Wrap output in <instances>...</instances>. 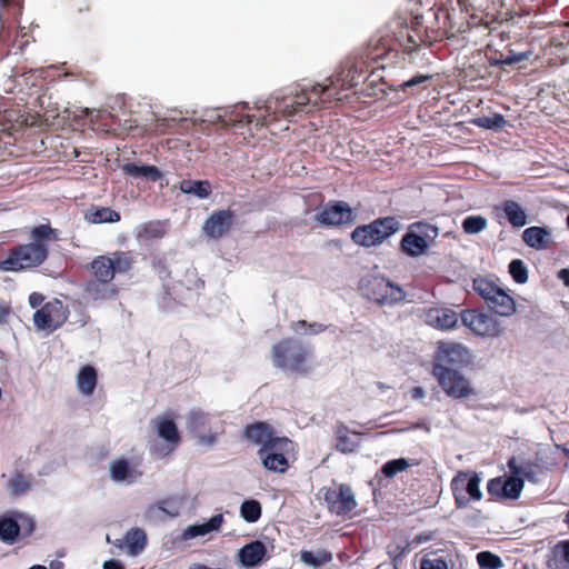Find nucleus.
I'll return each instance as SVG.
<instances>
[{
    "label": "nucleus",
    "instance_id": "obj_21",
    "mask_svg": "<svg viewBox=\"0 0 569 569\" xmlns=\"http://www.w3.org/2000/svg\"><path fill=\"white\" fill-rule=\"evenodd\" d=\"M522 241L531 249L546 250L552 241V233L547 227L532 226L522 232Z\"/></svg>",
    "mask_w": 569,
    "mask_h": 569
},
{
    "label": "nucleus",
    "instance_id": "obj_4",
    "mask_svg": "<svg viewBox=\"0 0 569 569\" xmlns=\"http://www.w3.org/2000/svg\"><path fill=\"white\" fill-rule=\"evenodd\" d=\"M362 293L381 306H392L405 300V290L383 277H370L362 280Z\"/></svg>",
    "mask_w": 569,
    "mask_h": 569
},
{
    "label": "nucleus",
    "instance_id": "obj_50",
    "mask_svg": "<svg viewBox=\"0 0 569 569\" xmlns=\"http://www.w3.org/2000/svg\"><path fill=\"white\" fill-rule=\"evenodd\" d=\"M477 561L481 569H499L503 566L501 558L490 551L479 552Z\"/></svg>",
    "mask_w": 569,
    "mask_h": 569
},
{
    "label": "nucleus",
    "instance_id": "obj_63",
    "mask_svg": "<svg viewBox=\"0 0 569 569\" xmlns=\"http://www.w3.org/2000/svg\"><path fill=\"white\" fill-rule=\"evenodd\" d=\"M558 278L566 287H569V268H563L558 272Z\"/></svg>",
    "mask_w": 569,
    "mask_h": 569
},
{
    "label": "nucleus",
    "instance_id": "obj_58",
    "mask_svg": "<svg viewBox=\"0 0 569 569\" xmlns=\"http://www.w3.org/2000/svg\"><path fill=\"white\" fill-rule=\"evenodd\" d=\"M218 440V433L217 432H208L207 435H199L198 436V442L200 445L212 447Z\"/></svg>",
    "mask_w": 569,
    "mask_h": 569
},
{
    "label": "nucleus",
    "instance_id": "obj_23",
    "mask_svg": "<svg viewBox=\"0 0 569 569\" xmlns=\"http://www.w3.org/2000/svg\"><path fill=\"white\" fill-rule=\"evenodd\" d=\"M223 522V515L218 513L212 516L208 521L203 523H196L188 526L182 531V539L190 540L200 536H206L210 532L218 531Z\"/></svg>",
    "mask_w": 569,
    "mask_h": 569
},
{
    "label": "nucleus",
    "instance_id": "obj_43",
    "mask_svg": "<svg viewBox=\"0 0 569 569\" xmlns=\"http://www.w3.org/2000/svg\"><path fill=\"white\" fill-rule=\"evenodd\" d=\"M109 261L112 263L113 273H124L127 272L131 266H132V258L128 252L123 251H117L111 254V257H108Z\"/></svg>",
    "mask_w": 569,
    "mask_h": 569
},
{
    "label": "nucleus",
    "instance_id": "obj_15",
    "mask_svg": "<svg viewBox=\"0 0 569 569\" xmlns=\"http://www.w3.org/2000/svg\"><path fill=\"white\" fill-rule=\"evenodd\" d=\"M243 437L252 445L262 448L264 446L268 447L274 442V439H278L281 436H278L276 430L269 423L258 421L244 427Z\"/></svg>",
    "mask_w": 569,
    "mask_h": 569
},
{
    "label": "nucleus",
    "instance_id": "obj_22",
    "mask_svg": "<svg viewBox=\"0 0 569 569\" xmlns=\"http://www.w3.org/2000/svg\"><path fill=\"white\" fill-rule=\"evenodd\" d=\"M497 210L502 212L503 217L513 228L519 229L528 223L526 209L516 200H505Z\"/></svg>",
    "mask_w": 569,
    "mask_h": 569
},
{
    "label": "nucleus",
    "instance_id": "obj_29",
    "mask_svg": "<svg viewBox=\"0 0 569 569\" xmlns=\"http://www.w3.org/2000/svg\"><path fill=\"white\" fill-rule=\"evenodd\" d=\"M299 559L303 565H307L313 569H320L321 567L330 563L333 559L332 552L319 549L316 551L302 549L299 552Z\"/></svg>",
    "mask_w": 569,
    "mask_h": 569
},
{
    "label": "nucleus",
    "instance_id": "obj_59",
    "mask_svg": "<svg viewBox=\"0 0 569 569\" xmlns=\"http://www.w3.org/2000/svg\"><path fill=\"white\" fill-rule=\"evenodd\" d=\"M10 312V307L4 301H0V325L8 322Z\"/></svg>",
    "mask_w": 569,
    "mask_h": 569
},
{
    "label": "nucleus",
    "instance_id": "obj_13",
    "mask_svg": "<svg viewBox=\"0 0 569 569\" xmlns=\"http://www.w3.org/2000/svg\"><path fill=\"white\" fill-rule=\"evenodd\" d=\"M232 218L230 209L216 210L203 221L201 231L208 239L218 240L229 230Z\"/></svg>",
    "mask_w": 569,
    "mask_h": 569
},
{
    "label": "nucleus",
    "instance_id": "obj_20",
    "mask_svg": "<svg viewBox=\"0 0 569 569\" xmlns=\"http://www.w3.org/2000/svg\"><path fill=\"white\" fill-rule=\"evenodd\" d=\"M267 547L261 540H253L239 549L238 559L242 567L253 568L266 557Z\"/></svg>",
    "mask_w": 569,
    "mask_h": 569
},
{
    "label": "nucleus",
    "instance_id": "obj_34",
    "mask_svg": "<svg viewBox=\"0 0 569 569\" xmlns=\"http://www.w3.org/2000/svg\"><path fill=\"white\" fill-rule=\"evenodd\" d=\"M329 89L330 86L316 83L310 88V90L303 89L301 93L296 94L293 103L299 107L307 103L316 104L321 99L322 94L327 93Z\"/></svg>",
    "mask_w": 569,
    "mask_h": 569
},
{
    "label": "nucleus",
    "instance_id": "obj_14",
    "mask_svg": "<svg viewBox=\"0 0 569 569\" xmlns=\"http://www.w3.org/2000/svg\"><path fill=\"white\" fill-rule=\"evenodd\" d=\"M58 309H62L60 302H57L56 305L47 303L42 308L38 309L33 315L34 326L39 330L53 332L67 319L64 311L61 315H57Z\"/></svg>",
    "mask_w": 569,
    "mask_h": 569
},
{
    "label": "nucleus",
    "instance_id": "obj_55",
    "mask_svg": "<svg viewBox=\"0 0 569 569\" xmlns=\"http://www.w3.org/2000/svg\"><path fill=\"white\" fill-rule=\"evenodd\" d=\"M420 569H448V563L442 558H423L420 562Z\"/></svg>",
    "mask_w": 569,
    "mask_h": 569
},
{
    "label": "nucleus",
    "instance_id": "obj_1",
    "mask_svg": "<svg viewBox=\"0 0 569 569\" xmlns=\"http://www.w3.org/2000/svg\"><path fill=\"white\" fill-rule=\"evenodd\" d=\"M58 240V231L49 223L39 224L30 230V242L11 248L2 261L0 270L17 272L42 264L48 258L49 242Z\"/></svg>",
    "mask_w": 569,
    "mask_h": 569
},
{
    "label": "nucleus",
    "instance_id": "obj_11",
    "mask_svg": "<svg viewBox=\"0 0 569 569\" xmlns=\"http://www.w3.org/2000/svg\"><path fill=\"white\" fill-rule=\"evenodd\" d=\"M353 209L346 201H332L327 203L318 213L315 220L322 226H341L355 220Z\"/></svg>",
    "mask_w": 569,
    "mask_h": 569
},
{
    "label": "nucleus",
    "instance_id": "obj_44",
    "mask_svg": "<svg viewBox=\"0 0 569 569\" xmlns=\"http://www.w3.org/2000/svg\"><path fill=\"white\" fill-rule=\"evenodd\" d=\"M208 422L209 415L198 409H192L187 417V427L192 432L203 430Z\"/></svg>",
    "mask_w": 569,
    "mask_h": 569
},
{
    "label": "nucleus",
    "instance_id": "obj_24",
    "mask_svg": "<svg viewBox=\"0 0 569 569\" xmlns=\"http://www.w3.org/2000/svg\"><path fill=\"white\" fill-rule=\"evenodd\" d=\"M121 169L124 174L134 179L158 181L162 178V172L156 166L126 162Z\"/></svg>",
    "mask_w": 569,
    "mask_h": 569
},
{
    "label": "nucleus",
    "instance_id": "obj_5",
    "mask_svg": "<svg viewBox=\"0 0 569 569\" xmlns=\"http://www.w3.org/2000/svg\"><path fill=\"white\" fill-rule=\"evenodd\" d=\"M432 375L443 392L452 399H465L476 395L471 382L458 369L432 367Z\"/></svg>",
    "mask_w": 569,
    "mask_h": 569
},
{
    "label": "nucleus",
    "instance_id": "obj_6",
    "mask_svg": "<svg viewBox=\"0 0 569 569\" xmlns=\"http://www.w3.org/2000/svg\"><path fill=\"white\" fill-rule=\"evenodd\" d=\"M295 450L293 441L281 436L274 442L258 449V456L264 469L283 473L289 468L288 456Z\"/></svg>",
    "mask_w": 569,
    "mask_h": 569
},
{
    "label": "nucleus",
    "instance_id": "obj_36",
    "mask_svg": "<svg viewBox=\"0 0 569 569\" xmlns=\"http://www.w3.org/2000/svg\"><path fill=\"white\" fill-rule=\"evenodd\" d=\"M472 288L485 300L486 305H488L501 289L492 280L482 277L473 279Z\"/></svg>",
    "mask_w": 569,
    "mask_h": 569
},
{
    "label": "nucleus",
    "instance_id": "obj_62",
    "mask_svg": "<svg viewBox=\"0 0 569 569\" xmlns=\"http://www.w3.org/2000/svg\"><path fill=\"white\" fill-rule=\"evenodd\" d=\"M411 397L415 400H421L426 397V391L422 387H415L411 389Z\"/></svg>",
    "mask_w": 569,
    "mask_h": 569
},
{
    "label": "nucleus",
    "instance_id": "obj_64",
    "mask_svg": "<svg viewBox=\"0 0 569 569\" xmlns=\"http://www.w3.org/2000/svg\"><path fill=\"white\" fill-rule=\"evenodd\" d=\"M157 271L161 279L170 276V271L168 270V268L164 263L159 262L157 266Z\"/></svg>",
    "mask_w": 569,
    "mask_h": 569
},
{
    "label": "nucleus",
    "instance_id": "obj_17",
    "mask_svg": "<svg viewBox=\"0 0 569 569\" xmlns=\"http://www.w3.org/2000/svg\"><path fill=\"white\" fill-rule=\"evenodd\" d=\"M508 468L513 476H520L523 480H528L530 482H537L539 470L535 463V459L531 456L526 453H520L518 456H512L508 462Z\"/></svg>",
    "mask_w": 569,
    "mask_h": 569
},
{
    "label": "nucleus",
    "instance_id": "obj_10",
    "mask_svg": "<svg viewBox=\"0 0 569 569\" xmlns=\"http://www.w3.org/2000/svg\"><path fill=\"white\" fill-rule=\"evenodd\" d=\"M471 360L470 349L461 343L449 342L438 346L432 367L453 368L465 367Z\"/></svg>",
    "mask_w": 569,
    "mask_h": 569
},
{
    "label": "nucleus",
    "instance_id": "obj_37",
    "mask_svg": "<svg viewBox=\"0 0 569 569\" xmlns=\"http://www.w3.org/2000/svg\"><path fill=\"white\" fill-rule=\"evenodd\" d=\"M357 507V501L352 489L347 485L340 486L339 503L336 505L335 513L341 516L347 515Z\"/></svg>",
    "mask_w": 569,
    "mask_h": 569
},
{
    "label": "nucleus",
    "instance_id": "obj_39",
    "mask_svg": "<svg viewBox=\"0 0 569 569\" xmlns=\"http://www.w3.org/2000/svg\"><path fill=\"white\" fill-rule=\"evenodd\" d=\"M262 513L261 505L258 500L247 499L240 506V516L248 523L257 522Z\"/></svg>",
    "mask_w": 569,
    "mask_h": 569
},
{
    "label": "nucleus",
    "instance_id": "obj_47",
    "mask_svg": "<svg viewBox=\"0 0 569 569\" xmlns=\"http://www.w3.org/2000/svg\"><path fill=\"white\" fill-rule=\"evenodd\" d=\"M410 466L406 458L392 459L385 462L381 467V472L387 478H392L397 473L405 471Z\"/></svg>",
    "mask_w": 569,
    "mask_h": 569
},
{
    "label": "nucleus",
    "instance_id": "obj_8",
    "mask_svg": "<svg viewBox=\"0 0 569 569\" xmlns=\"http://www.w3.org/2000/svg\"><path fill=\"white\" fill-rule=\"evenodd\" d=\"M34 530V521L20 511H7L0 516V541L13 545L18 541L21 531L30 536Z\"/></svg>",
    "mask_w": 569,
    "mask_h": 569
},
{
    "label": "nucleus",
    "instance_id": "obj_38",
    "mask_svg": "<svg viewBox=\"0 0 569 569\" xmlns=\"http://www.w3.org/2000/svg\"><path fill=\"white\" fill-rule=\"evenodd\" d=\"M158 436L166 442L177 446L179 443V433L173 420L163 418L157 423Z\"/></svg>",
    "mask_w": 569,
    "mask_h": 569
},
{
    "label": "nucleus",
    "instance_id": "obj_60",
    "mask_svg": "<svg viewBox=\"0 0 569 569\" xmlns=\"http://www.w3.org/2000/svg\"><path fill=\"white\" fill-rule=\"evenodd\" d=\"M102 569H124V566L117 559H109L103 562Z\"/></svg>",
    "mask_w": 569,
    "mask_h": 569
},
{
    "label": "nucleus",
    "instance_id": "obj_12",
    "mask_svg": "<svg viewBox=\"0 0 569 569\" xmlns=\"http://www.w3.org/2000/svg\"><path fill=\"white\" fill-rule=\"evenodd\" d=\"M110 480L117 485L131 486L137 483L142 472L127 458H116L109 462Z\"/></svg>",
    "mask_w": 569,
    "mask_h": 569
},
{
    "label": "nucleus",
    "instance_id": "obj_46",
    "mask_svg": "<svg viewBox=\"0 0 569 569\" xmlns=\"http://www.w3.org/2000/svg\"><path fill=\"white\" fill-rule=\"evenodd\" d=\"M473 123L479 128L488 130H498L506 124V119L502 114L496 113L492 117L483 116L476 118L473 120Z\"/></svg>",
    "mask_w": 569,
    "mask_h": 569
},
{
    "label": "nucleus",
    "instance_id": "obj_28",
    "mask_svg": "<svg viewBox=\"0 0 569 569\" xmlns=\"http://www.w3.org/2000/svg\"><path fill=\"white\" fill-rule=\"evenodd\" d=\"M336 449L342 453H352L360 447L357 432H350L346 426L338 427L336 431Z\"/></svg>",
    "mask_w": 569,
    "mask_h": 569
},
{
    "label": "nucleus",
    "instance_id": "obj_57",
    "mask_svg": "<svg viewBox=\"0 0 569 569\" xmlns=\"http://www.w3.org/2000/svg\"><path fill=\"white\" fill-rule=\"evenodd\" d=\"M340 488L338 490H329L325 495V500L331 512H335L336 505L339 503Z\"/></svg>",
    "mask_w": 569,
    "mask_h": 569
},
{
    "label": "nucleus",
    "instance_id": "obj_53",
    "mask_svg": "<svg viewBox=\"0 0 569 569\" xmlns=\"http://www.w3.org/2000/svg\"><path fill=\"white\" fill-rule=\"evenodd\" d=\"M530 51H522V52H516V51H509L506 56H503L501 59L496 60V64H515L522 62L527 60L530 57Z\"/></svg>",
    "mask_w": 569,
    "mask_h": 569
},
{
    "label": "nucleus",
    "instance_id": "obj_52",
    "mask_svg": "<svg viewBox=\"0 0 569 569\" xmlns=\"http://www.w3.org/2000/svg\"><path fill=\"white\" fill-rule=\"evenodd\" d=\"M167 232V223L161 221L150 222L143 227L142 233L140 237H144L146 239H160Z\"/></svg>",
    "mask_w": 569,
    "mask_h": 569
},
{
    "label": "nucleus",
    "instance_id": "obj_51",
    "mask_svg": "<svg viewBox=\"0 0 569 569\" xmlns=\"http://www.w3.org/2000/svg\"><path fill=\"white\" fill-rule=\"evenodd\" d=\"M411 224L416 232L423 236V238L430 243L433 242L439 234V228L435 224L425 221H417Z\"/></svg>",
    "mask_w": 569,
    "mask_h": 569
},
{
    "label": "nucleus",
    "instance_id": "obj_61",
    "mask_svg": "<svg viewBox=\"0 0 569 569\" xmlns=\"http://www.w3.org/2000/svg\"><path fill=\"white\" fill-rule=\"evenodd\" d=\"M43 301V297L40 293L33 292L29 296V302L32 308L40 306Z\"/></svg>",
    "mask_w": 569,
    "mask_h": 569
},
{
    "label": "nucleus",
    "instance_id": "obj_16",
    "mask_svg": "<svg viewBox=\"0 0 569 569\" xmlns=\"http://www.w3.org/2000/svg\"><path fill=\"white\" fill-rule=\"evenodd\" d=\"M399 248L403 254L417 258L423 256L429 250L430 242L423 236L418 234L412 224H410L400 240Z\"/></svg>",
    "mask_w": 569,
    "mask_h": 569
},
{
    "label": "nucleus",
    "instance_id": "obj_33",
    "mask_svg": "<svg viewBox=\"0 0 569 569\" xmlns=\"http://www.w3.org/2000/svg\"><path fill=\"white\" fill-rule=\"evenodd\" d=\"M86 220L90 223H113L120 220V214L108 207H100L89 210L86 213Z\"/></svg>",
    "mask_w": 569,
    "mask_h": 569
},
{
    "label": "nucleus",
    "instance_id": "obj_31",
    "mask_svg": "<svg viewBox=\"0 0 569 569\" xmlns=\"http://www.w3.org/2000/svg\"><path fill=\"white\" fill-rule=\"evenodd\" d=\"M179 189L182 193L193 194L199 199H207L211 193V186L207 180H182Z\"/></svg>",
    "mask_w": 569,
    "mask_h": 569
},
{
    "label": "nucleus",
    "instance_id": "obj_27",
    "mask_svg": "<svg viewBox=\"0 0 569 569\" xmlns=\"http://www.w3.org/2000/svg\"><path fill=\"white\" fill-rule=\"evenodd\" d=\"M487 306L491 311L501 317H510L517 310L515 299L502 288Z\"/></svg>",
    "mask_w": 569,
    "mask_h": 569
},
{
    "label": "nucleus",
    "instance_id": "obj_54",
    "mask_svg": "<svg viewBox=\"0 0 569 569\" xmlns=\"http://www.w3.org/2000/svg\"><path fill=\"white\" fill-rule=\"evenodd\" d=\"M488 493L496 498H505V478L496 477L488 481L487 483Z\"/></svg>",
    "mask_w": 569,
    "mask_h": 569
},
{
    "label": "nucleus",
    "instance_id": "obj_35",
    "mask_svg": "<svg viewBox=\"0 0 569 569\" xmlns=\"http://www.w3.org/2000/svg\"><path fill=\"white\" fill-rule=\"evenodd\" d=\"M86 295L93 300H107L114 296V290L99 280H89L84 284Z\"/></svg>",
    "mask_w": 569,
    "mask_h": 569
},
{
    "label": "nucleus",
    "instance_id": "obj_3",
    "mask_svg": "<svg viewBox=\"0 0 569 569\" xmlns=\"http://www.w3.org/2000/svg\"><path fill=\"white\" fill-rule=\"evenodd\" d=\"M401 229L400 221L392 216L377 218L368 224L358 226L351 233L356 244L370 248L381 244Z\"/></svg>",
    "mask_w": 569,
    "mask_h": 569
},
{
    "label": "nucleus",
    "instance_id": "obj_32",
    "mask_svg": "<svg viewBox=\"0 0 569 569\" xmlns=\"http://www.w3.org/2000/svg\"><path fill=\"white\" fill-rule=\"evenodd\" d=\"M112 263L106 256H99L91 262V269L96 277V280L104 283L111 282L114 278Z\"/></svg>",
    "mask_w": 569,
    "mask_h": 569
},
{
    "label": "nucleus",
    "instance_id": "obj_9",
    "mask_svg": "<svg viewBox=\"0 0 569 569\" xmlns=\"http://www.w3.org/2000/svg\"><path fill=\"white\" fill-rule=\"evenodd\" d=\"M460 319L476 336L497 338L502 333L500 322L491 315L466 309L460 313Z\"/></svg>",
    "mask_w": 569,
    "mask_h": 569
},
{
    "label": "nucleus",
    "instance_id": "obj_56",
    "mask_svg": "<svg viewBox=\"0 0 569 569\" xmlns=\"http://www.w3.org/2000/svg\"><path fill=\"white\" fill-rule=\"evenodd\" d=\"M430 79V76H426V74H417V76H413L412 78H410L409 80L402 82L400 84V88L402 90H407L409 88H412L415 86H418L422 82H426Z\"/></svg>",
    "mask_w": 569,
    "mask_h": 569
},
{
    "label": "nucleus",
    "instance_id": "obj_49",
    "mask_svg": "<svg viewBox=\"0 0 569 569\" xmlns=\"http://www.w3.org/2000/svg\"><path fill=\"white\" fill-rule=\"evenodd\" d=\"M551 455L552 453L549 449L541 448L535 453V456H532L539 472L550 470L556 466L557 461L551 457Z\"/></svg>",
    "mask_w": 569,
    "mask_h": 569
},
{
    "label": "nucleus",
    "instance_id": "obj_41",
    "mask_svg": "<svg viewBox=\"0 0 569 569\" xmlns=\"http://www.w3.org/2000/svg\"><path fill=\"white\" fill-rule=\"evenodd\" d=\"M488 227V220L483 216H468L462 220V230L467 234H477Z\"/></svg>",
    "mask_w": 569,
    "mask_h": 569
},
{
    "label": "nucleus",
    "instance_id": "obj_26",
    "mask_svg": "<svg viewBox=\"0 0 569 569\" xmlns=\"http://www.w3.org/2000/svg\"><path fill=\"white\" fill-rule=\"evenodd\" d=\"M547 569H569V540H561L551 549L546 560Z\"/></svg>",
    "mask_w": 569,
    "mask_h": 569
},
{
    "label": "nucleus",
    "instance_id": "obj_30",
    "mask_svg": "<svg viewBox=\"0 0 569 569\" xmlns=\"http://www.w3.org/2000/svg\"><path fill=\"white\" fill-rule=\"evenodd\" d=\"M127 551L131 556L139 555L147 546V533L141 528H131L126 532Z\"/></svg>",
    "mask_w": 569,
    "mask_h": 569
},
{
    "label": "nucleus",
    "instance_id": "obj_45",
    "mask_svg": "<svg viewBox=\"0 0 569 569\" xmlns=\"http://www.w3.org/2000/svg\"><path fill=\"white\" fill-rule=\"evenodd\" d=\"M508 269L516 283L523 284L528 281V269L521 259L511 260Z\"/></svg>",
    "mask_w": 569,
    "mask_h": 569
},
{
    "label": "nucleus",
    "instance_id": "obj_40",
    "mask_svg": "<svg viewBox=\"0 0 569 569\" xmlns=\"http://www.w3.org/2000/svg\"><path fill=\"white\" fill-rule=\"evenodd\" d=\"M7 486L11 495L21 496L32 488V481L29 477L14 472L8 479Z\"/></svg>",
    "mask_w": 569,
    "mask_h": 569
},
{
    "label": "nucleus",
    "instance_id": "obj_42",
    "mask_svg": "<svg viewBox=\"0 0 569 569\" xmlns=\"http://www.w3.org/2000/svg\"><path fill=\"white\" fill-rule=\"evenodd\" d=\"M505 499H518L525 487V480L520 476H513L505 478Z\"/></svg>",
    "mask_w": 569,
    "mask_h": 569
},
{
    "label": "nucleus",
    "instance_id": "obj_48",
    "mask_svg": "<svg viewBox=\"0 0 569 569\" xmlns=\"http://www.w3.org/2000/svg\"><path fill=\"white\" fill-rule=\"evenodd\" d=\"M291 329L298 335H317L327 329V327L319 322L308 323L305 320H298L291 323Z\"/></svg>",
    "mask_w": 569,
    "mask_h": 569
},
{
    "label": "nucleus",
    "instance_id": "obj_2",
    "mask_svg": "<svg viewBox=\"0 0 569 569\" xmlns=\"http://www.w3.org/2000/svg\"><path fill=\"white\" fill-rule=\"evenodd\" d=\"M311 349L301 341L286 338L271 348V362L276 369L286 373H307Z\"/></svg>",
    "mask_w": 569,
    "mask_h": 569
},
{
    "label": "nucleus",
    "instance_id": "obj_7",
    "mask_svg": "<svg viewBox=\"0 0 569 569\" xmlns=\"http://www.w3.org/2000/svg\"><path fill=\"white\" fill-rule=\"evenodd\" d=\"M481 478L473 471H459L451 480V490L458 509L467 508L471 501L482 499Z\"/></svg>",
    "mask_w": 569,
    "mask_h": 569
},
{
    "label": "nucleus",
    "instance_id": "obj_25",
    "mask_svg": "<svg viewBox=\"0 0 569 569\" xmlns=\"http://www.w3.org/2000/svg\"><path fill=\"white\" fill-rule=\"evenodd\" d=\"M76 382L80 395L91 397L98 382L96 368L90 365L81 367L77 373Z\"/></svg>",
    "mask_w": 569,
    "mask_h": 569
},
{
    "label": "nucleus",
    "instance_id": "obj_18",
    "mask_svg": "<svg viewBox=\"0 0 569 569\" xmlns=\"http://www.w3.org/2000/svg\"><path fill=\"white\" fill-rule=\"evenodd\" d=\"M179 502L173 498H166L146 508L144 517L148 520H164V516L174 519L180 516Z\"/></svg>",
    "mask_w": 569,
    "mask_h": 569
},
{
    "label": "nucleus",
    "instance_id": "obj_19",
    "mask_svg": "<svg viewBox=\"0 0 569 569\" xmlns=\"http://www.w3.org/2000/svg\"><path fill=\"white\" fill-rule=\"evenodd\" d=\"M460 316L450 308H431L427 312V323L441 329L450 330L455 328L459 321Z\"/></svg>",
    "mask_w": 569,
    "mask_h": 569
}]
</instances>
